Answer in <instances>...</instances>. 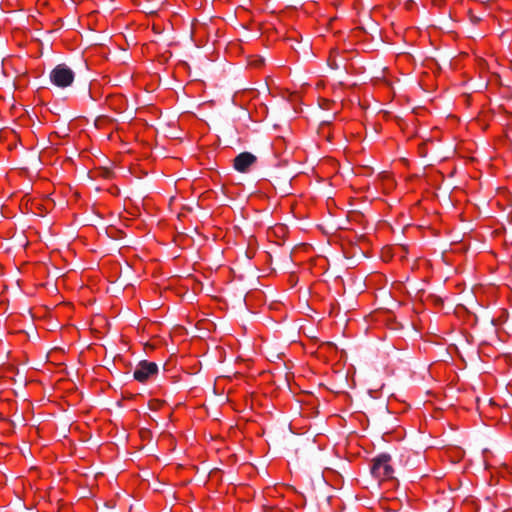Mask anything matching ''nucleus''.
<instances>
[{"instance_id": "obj_1", "label": "nucleus", "mask_w": 512, "mask_h": 512, "mask_svg": "<svg viewBox=\"0 0 512 512\" xmlns=\"http://www.w3.org/2000/svg\"><path fill=\"white\" fill-rule=\"evenodd\" d=\"M394 468L391 465V456L388 454H381L373 459L371 467V474L380 480H398L393 476Z\"/></svg>"}, {"instance_id": "obj_2", "label": "nucleus", "mask_w": 512, "mask_h": 512, "mask_svg": "<svg viewBox=\"0 0 512 512\" xmlns=\"http://www.w3.org/2000/svg\"><path fill=\"white\" fill-rule=\"evenodd\" d=\"M74 77V72L65 64H58L49 75L52 84L59 88L70 86L74 81Z\"/></svg>"}, {"instance_id": "obj_3", "label": "nucleus", "mask_w": 512, "mask_h": 512, "mask_svg": "<svg viewBox=\"0 0 512 512\" xmlns=\"http://www.w3.org/2000/svg\"><path fill=\"white\" fill-rule=\"evenodd\" d=\"M255 165L256 156L250 152H241L233 160V168L241 174L251 172Z\"/></svg>"}, {"instance_id": "obj_4", "label": "nucleus", "mask_w": 512, "mask_h": 512, "mask_svg": "<svg viewBox=\"0 0 512 512\" xmlns=\"http://www.w3.org/2000/svg\"><path fill=\"white\" fill-rule=\"evenodd\" d=\"M158 365L146 360L140 361L136 366L133 376L139 382H145L150 376L157 374Z\"/></svg>"}, {"instance_id": "obj_5", "label": "nucleus", "mask_w": 512, "mask_h": 512, "mask_svg": "<svg viewBox=\"0 0 512 512\" xmlns=\"http://www.w3.org/2000/svg\"><path fill=\"white\" fill-rule=\"evenodd\" d=\"M310 489L307 491L309 497L313 500L324 499L330 501L331 495L329 493V482H311Z\"/></svg>"}, {"instance_id": "obj_6", "label": "nucleus", "mask_w": 512, "mask_h": 512, "mask_svg": "<svg viewBox=\"0 0 512 512\" xmlns=\"http://www.w3.org/2000/svg\"><path fill=\"white\" fill-rule=\"evenodd\" d=\"M268 79H270V77H267L265 79V83L261 86L260 89H258V98L260 96H262L264 98L265 101H262L260 103L261 106H263L265 108V110L267 111L268 110V104L270 103L267 98L269 96H271L272 94V91H271V88H270V85H269V82H268Z\"/></svg>"}, {"instance_id": "obj_7", "label": "nucleus", "mask_w": 512, "mask_h": 512, "mask_svg": "<svg viewBox=\"0 0 512 512\" xmlns=\"http://www.w3.org/2000/svg\"><path fill=\"white\" fill-rule=\"evenodd\" d=\"M512 475V468L509 467H503L498 471L497 477L498 478H507L508 476Z\"/></svg>"}, {"instance_id": "obj_8", "label": "nucleus", "mask_w": 512, "mask_h": 512, "mask_svg": "<svg viewBox=\"0 0 512 512\" xmlns=\"http://www.w3.org/2000/svg\"><path fill=\"white\" fill-rule=\"evenodd\" d=\"M261 354L263 355L267 360H271L273 357H279V354H275V353H272V352H265L263 350H259L258 349V354Z\"/></svg>"}, {"instance_id": "obj_9", "label": "nucleus", "mask_w": 512, "mask_h": 512, "mask_svg": "<svg viewBox=\"0 0 512 512\" xmlns=\"http://www.w3.org/2000/svg\"><path fill=\"white\" fill-rule=\"evenodd\" d=\"M148 405H149V408H150V409H152V410H156V409H158V408H159V406L161 405V403H160V402H158V401H156V400H151V401L149 402V404H148Z\"/></svg>"}, {"instance_id": "obj_10", "label": "nucleus", "mask_w": 512, "mask_h": 512, "mask_svg": "<svg viewBox=\"0 0 512 512\" xmlns=\"http://www.w3.org/2000/svg\"><path fill=\"white\" fill-rule=\"evenodd\" d=\"M262 212H263V218L267 221L268 224H271V222L269 221L271 211L264 209Z\"/></svg>"}, {"instance_id": "obj_11", "label": "nucleus", "mask_w": 512, "mask_h": 512, "mask_svg": "<svg viewBox=\"0 0 512 512\" xmlns=\"http://www.w3.org/2000/svg\"><path fill=\"white\" fill-rule=\"evenodd\" d=\"M257 62H258V68H259L261 65H265V57H264V56H262V55H259V54H258Z\"/></svg>"}, {"instance_id": "obj_12", "label": "nucleus", "mask_w": 512, "mask_h": 512, "mask_svg": "<svg viewBox=\"0 0 512 512\" xmlns=\"http://www.w3.org/2000/svg\"><path fill=\"white\" fill-rule=\"evenodd\" d=\"M470 18H471V21H472L473 23H478V22L481 20V18H480V17L474 16V15H471V17H470Z\"/></svg>"}, {"instance_id": "obj_13", "label": "nucleus", "mask_w": 512, "mask_h": 512, "mask_svg": "<svg viewBox=\"0 0 512 512\" xmlns=\"http://www.w3.org/2000/svg\"><path fill=\"white\" fill-rule=\"evenodd\" d=\"M257 199H258V202L261 201V200H265L266 199V196L265 195H260V191L258 190V196H257Z\"/></svg>"}, {"instance_id": "obj_14", "label": "nucleus", "mask_w": 512, "mask_h": 512, "mask_svg": "<svg viewBox=\"0 0 512 512\" xmlns=\"http://www.w3.org/2000/svg\"><path fill=\"white\" fill-rule=\"evenodd\" d=\"M459 488H460V484H457V486H455V487H452L451 485H449V489H450L451 491H456V490H458Z\"/></svg>"}, {"instance_id": "obj_15", "label": "nucleus", "mask_w": 512, "mask_h": 512, "mask_svg": "<svg viewBox=\"0 0 512 512\" xmlns=\"http://www.w3.org/2000/svg\"><path fill=\"white\" fill-rule=\"evenodd\" d=\"M266 275H268V271L264 270L263 273H261V274L258 273V278L264 277Z\"/></svg>"}, {"instance_id": "obj_16", "label": "nucleus", "mask_w": 512, "mask_h": 512, "mask_svg": "<svg viewBox=\"0 0 512 512\" xmlns=\"http://www.w3.org/2000/svg\"><path fill=\"white\" fill-rule=\"evenodd\" d=\"M217 472H218V470H216V469H215V470H212V471H210L209 476H213V477H215Z\"/></svg>"}, {"instance_id": "obj_17", "label": "nucleus", "mask_w": 512, "mask_h": 512, "mask_svg": "<svg viewBox=\"0 0 512 512\" xmlns=\"http://www.w3.org/2000/svg\"><path fill=\"white\" fill-rule=\"evenodd\" d=\"M381 408H382V410H383V411H385V412H387V411H388V406H387L386 404L382 405V407H381Z\"/></svg>"}, {"instance_id": "obj_18", "label": "nucleus", "mask_w": 512, "mask_h": 512, "mask_svg": "<svg viewBox=\"0 0 512 512\" xmlns=\"http://www.w3.org/2000/svg\"><path fill=\"white\" fill-rule=\"evenodd\" d=\"M149 433H150V431H149V430H147V429H146V430H143V431H142V436L144 437V435H145V434H149Z\"/></svg>"}, {"instance_id": "obj_19", "label": "nucleus", "mask_w": 512, "mask_h": 512, "mask_svg": "<svg viewBox=\"0 0 512 512\" xmlns=\"http://www.w3.org/2000/svg\"><path fill=\"white\" fill-rule=\"evenodd\" d=\"M332 67H333L334 69H338V64L334 62V63H333V65H332Z\"/></svg>"}, {"instance_id": "obj_20", "label": "nucleus", "mask_w": 512, "mask_h": 512, "mask_svg": "<svg viewBox=\"0 0 512 512\" xmlns=\"http://www.w3.org/2000/svg\"><path fill=\"white\" fill-rule=\"evenodd\" d=\"M248 63H249V65H253L255 63V61L254 60H250Z\"/></svg>"}, {"instance_id": "obj_21", "label": "nucleus", "mask_w": 512, "mask_h": 512, "mask_svg": "<svg viewBox=\"0 0 512 512\" xmlns=\"http://www.w3.org/2000/svg\"><path fill=\"white\" fill-rule=\"evenodd\" d=\"M270 126H271L272 128H274V127H276V124L272 123Z\"/></svg>"}]
</instances>
